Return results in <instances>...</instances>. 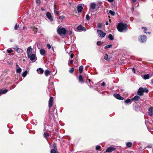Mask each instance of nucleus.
Returning <instances> with one entry per match:
<instances>
[{"label": "nucleus", "mask_w": 153, "mask_h": 153, "mask_svg": "<svg viewBox=\"0 0 153 153\" xmlns=\"http://www.w3.org/2000/svg\"><path fill=\"white\" fill-rule=\"evenodd\" d=\"M74 70V69L73 68H70V70L69 71V72L70 73H72L73 72Z\"/></svg>", "instance_id": "nucleus-41"}, {"label": "nucleus", "mask_w": 153, "mask_h": 153, "mask_svg": "<svg viewBox=\"0 0 153 153\" xmlns=\"http://www.w3.org/2000/svg\"><path fill=\"white\" fill-rule=\"evenodd\" d=\"M140 99V97L138 95H136L134 97L131 99L132 101H138Z\"/></svg>", "instance_id": "nucleus-17"}, {"label": "nucleus", "mask_w": 153, "mask_h": 153, "mask_svg": "<svg viewBox=\"0 0 153 153\" xmlns=\"http://www.w3.org/2000/svg\"><path fill=\"white\" fill-rule=\"evenodd\" d=\"M112 47V45H111L110 44L108 45H107V46H105V48L106 49V48H111Z\"/></svg>", "instance_id": "nucleus-35"}, {"label": "nucleus", "mask_w": 153, "mask_h": 153, "mask_svg": "<svg viewBox=\"0 0 153 153\" xmlns=\"http://www.w3.org/2000/svg\"><path fill=\"white\" fill-rule=\"evenodd\" d=\"M83 67L82 65H81L79 68V71L80 73H81L83 71Z\"/></svg>", "instance_id": "nucleus-24"}, {"label": "nucleus", "mask_w": 153, "mask_h": 153, "mask_svg": "<svg viewBox=\"0 0 153 153\" xmlns=\"http://www.w3.org/2000/svg\"><path fill=\"white\" fill-rule=\"evenodd\" d=\"M36 3L37 4H38L39 5L41 2L40 0H36Z\"/></svg>", "instance_id": "nucleus-47"}, {"label": "nucleus", "mask_w": 153, "mask_h": 153, "mask_svg": "<svg viewBox=\"0 0 153 153\" xmlns=\"http://www.w3.org/2000/svg\"><path fill=\"white\" fill-rule=\"evenodd\" d=\"M148 33L149 34H150L151 33L150 32H148Z\"/></svg>", "instance_id": "nucleus-62"}, {"label": "nucleus", "mask_w": 153, "mask_h": 153, "mask_svg": "<svg viewBox=\"0 0 153 153\" xmlns=\"http://www.w3.org/2000/svg\"><path fill=\"white\" fill-rule=\"evenodd\" d=\"M115 149L113 147H109L107 149L106 151L107 152H111L113 151Z\"/></svg>", "instance_id": "nucleus-16"}, {"label": "nucleus", "mask_w": 153, "mask_h": 153, "mask_svg": "<svg viewBox=\"0 0 153 153\" xmlns=\"http://www.w3.org/2000/svg\"><path fill=\"white\" fill-rule=\"evenodd\" d=\"M46 16L48 18V19L50 20V21L51 22H52L53 20V19L51 16V13L48 12H47L46 13Z\"/></svg>", "instance_id": "nucleus-10"}, {"label": "nucleus", "mask_w": 153, "mask_h": 153, "mask_svg": "<svg viewBox=\"0 0 153 153\" xmlns=\"http://www.w3.org/2000/svg\"><path fill=\"white\" fill-rule=\"evenodd\" d=\"M148 114L151 116L153 115V107H151L149 108L148 109Z\"/></svg>", "instance_id": "nucleus-13"}, {"label": "nucleus", "mask_w": 153, "mask_h": 153, "mask_svg": "<svg viewBox=\"0 0 153 153\" xmlns=\"http://www.w3.org/2000/svg\"><path fill=\"white\" fill-rule=\"evenodd\" d=\"M74 57V54L73 53L71 54L70 55V57L71 58H72Z\"/></svg>", "instance_id": "nucleus-52"}, {"label": "nucleus", "mask_w": 153, "mask_h": 153, "mask_svg": "<svg viewBox=\"0 0 153 153\" xmlns=\"http://www.w3.org/2000/svg\"><path fill=\"white\" fill-rule=\"evenodd\" d=\"M82 5H84L83 4H79L77 7V10L79 13H81L83 8Z\"/></svg>", "instance_id": "nucleus-6"}, {"label": "nucleus", "mask_w": 153, "mask_h": 153, "mask_svg": "<svg viewBox=\"0 0 153 153\" xmlns=\"http://www.w3.org/2000/svg\"><path fill=\"white\" fill-rule=\"evenodd\" d=\"M143 88H139L138 90L137 91V94L138 95L140 96H142L143 94Z\"/></svg>", "instance_id": "nucleus-7"}, {"label": "nucleus", "mask_w": 153, "mask_h": 153, "mask_svg": "<svg viewBox=\"0 0 153 153\" xmlns=\"http://www.w3.org/2000/svg\"><path fill=\"white\" fill-rule=\"evenodd\" d=\"M30 28L32 29L35 34H36L37 33L38 30L37 28H36L34 27H31Z\"/></svg>", "instance_id": "nucleus-22"}, {"label": "nucleus", "mask_w": 153, "mask_h": 153, "mask_svg": "<svg viewBox=\"0 0 153 153\" xmlns=\"http://www.w3.org/2000/svg\"><path fill=\"white\" fill-rule=\"evenodd\" d=\"M108 38L110 39V40H112L114 39V37L111 34H109L108 36Z\"/></svg>", "instance_id": "nucleus-29"}, {"label": "nucleus", "mask_w": 153, "mask_h": 153, "mask_svg": "<svg viewBox=\"0 0 153 153\" xmlns=\"http://www.w3.org/2000/svg\"><path fill=\"white\" fill-rule=\"evenodd\" d=\"M25 27H23V29H25Z\"/></svg>", "instance_id": "nucleus-64"}, {"label": "nucleus", "mask_w": 153, "mask_h": 153, "mask_svg": "<svg viewBox=\"0 0 153 153\" xmlns=\"http://www.w3.org/2000/svg\"><path fill=\"white\" fill-rule=\"evenodd\" d=\"M131 10L132 11H133L134 10V7H132L131 8Z\"/></svg>", "instance_id": "nucleus-56"}, {"label": "nucleus", "mask_w": 153, "mask_h": 153, "mask_svg": "<svg viewBox=\"0 0 153 153\" xmlns=\"http://www.w3.org/2000/svg\"><path fill=\"white\" fill-rule=\"evenodd\" d=\"M57 33L58 34L62 36L65 35L67 31L65 28L59 26L57 28Z\"/></svg>", "instance_id": "nucleus-2"}, {"label": "nucleus", "mask_w": 153, "mask_h": 153, "mask_svg": "<svg viewBox=\"0 0 153 153\" xmlns=\"http://www.w3.org/2000/svg\"><path fill=\"white\" fill-rule=\"evenodd\" d=\"M132 70L133 72L135 74V69L134 68H132Z\"/></svg>", "instance_id": "nucleus-53"}, {"label": "nucleus", "mask_w": 153, "mask_h": 153, "mask_svg": "<svg viewBox=\"0 0 153 153\" xmlns=\"http://www.w3.org/2000/svg\"><path fill=\"white\" fill-rule=\"evenodd\" d=\"M151 82L152 84H153V79L151 80Z\"/></svg>", "instance_id": "nucleus-61"}, {"label": "nucleus", "mask_w": 153, "mask_h": 153, "mask_svg": "<svg viewBox=\"0 0 153 153\" xmlns=\"http://www.w3.org/2000/svg\"><path fill=\"white\" fill-rule=\"evenodd\" d=\"M143 92L148 93L149 92L148 90L146 88H143Z\"/></svg>", "instance_id": "nucleus-38"}, {"label": "nucleus", "mask_w": 153, "mask_h": 153, "mask_svg": "<svg viewBox=\"0 0 153 153\" xmlns=\"http://www.w3.org/2000/svg\"><path fill=\"white\" fill-rule=\"evenodd\" d=\"M108 1L110 2H112L114 1V0H107Z\"/></svg>", "instance_id": "nucleus-54"}, {"label": "nucleus", "mask_w": 153, "mask_h": 153, "mask_svg": "<svg viewBox=\"0 0 153 153\" xmlns=\"http://www.w3.org/2000/svg\"><path fill=\"white\" fill-rule=\"evenodd\" d=\"M23 62H25V59H23Z\"/></svg>", "instance_id": "nucleus-63"}, {"label": "nucleus", "mask_w": 153, "mask_h": 153, "mask_svg": "<svg viewBox=\"0 0 153 153\" xmlns=\"http://www.w3.org/2000/svg\"><path fill=\"white\" fill-rule=\"evenodd\" d=\"M65 18V16H61L59 17V19H63Z\"/></svg>", "instance_id": "nucleus-44"}, {"label": "nucleus", "mask_w": 153, "mask_h": 153, "mask_svg": "<svg viewBox=\"0 0 153 153\" xmlns=\"http://www.w3.org/2000/svg\"><path fill=\"white\" fill-rule=\"evenodd\" d=\"M32 49L31 47H29L27 49V53L28 57H30V56L31 54H32Z\"/></svg>", "instance_id": "nucleus-5"}, {"label": "nucleus", "mask_w": 153, "mask_h": 153, "mask_svg": "<svg viewBox=\"0 0 153 153\" xmlns=\"http://www.w3.org/2000/svg\"><path fill=\"white\" fill-rule=\"evenodd\" d=\"M117 28L118 30L120 32H123L127 29L126 24L122 23H119L118 24Z\"/></svg>", "instance_id": "nucleus-1"}, {"label": "nucleus", "mask_w": 153, "mask_h": 153, "mask_svg": "<svg viewBox=\"0 0 153 153\" xmlns=\"http://www.w3.org/2000/svg\"><path fill=\"white\" fill-rule=\"evenodd\" d=\"M142 29H144V33H147L146 32V31H147V29L146 27H142Z\"/></svg>", "instance_id": "nucleus-42"}, {"label": "nucleus", "mask_w": 153, "mask_h": 153, "mask_svg": "<svg viewBox=\"0 0 153 153\" xmlns=\"http://www.w3.org/2000/svg\"><path fill=\"white\" fill-rule=\"evenodd\" d=\"M101 85L102 86H104L105 85V82H103L101 84Z\"/></svg>", "instance_id": "nucleus-51"}, {"label": "nucleus", "mask_w": 153, "mask_h": 153, "mask_svg": "<svg viewBox=\"0 0 153 153\" xmlns=\"http://www.w3.org/2000/svg\"><path fill=\"white\" fill-rule=\"evenodd\" d=\"M28 58H30L31 61H33L36 58V56L34 54H31V55L30 56V57Z\"/></svg>", "instance_id": "nucleus-15"}, {"label": "nucleus", "mask_w": 153, "mask_h": 153, "mask_svg": "<svg viewBox=\"0 0 153 153\" xmlns=\"http://www.w3.org/2000/svg\"><path fill=\"white\" fill-rule=\"evenodd\" d=\"M72 31H70V32H69V35H71L72 34Z\"/></svg>", "instance_id": "nucleus-60"}, {"label": "nucleus", "mask_w": 153, "mask_h": 153, "mask_svg": "<svg viewBox=\"0 0 153 153\" xmlns=\"http://www.w3.org/2000/svg\"><path fill=\"white\" fill-rule=\"evenodd\" d=\"M105 24L106 25H108V22H105Z\"/></svg>", "instance_id": "nucleus-57"}, {"label": "nucleus", "mask_w": 153, "mask_h": 153, "mask_svg": "<svg viewBox=\"0 0 153 153\" xmlns=\"http://www.w3.org/2000/svg\"><path fill=\"white\" fill-rule=\"evenodd\" d=\"M8 91V90L6 89H1V95L2 94H6Z\"/></svg>", "instance_id": "nucleus-21"}, {"label": "nucleus", "mask_w": 153, "mask_h": 153, "mask_svg": "<svg viewBox=\"0 0 153 153\" xmlns=\"http://www.w3.org/2000/svg\"><path fill=\"white\" fill-rule=\"evenodd\" d=\"M82 27L81 25H80L77 27V29L78 30H82Z\"/></svg>", "instance_id": "nucleus-31"}, {"label": "nucleus", "mask_w": 153, "mask_h": 153, "mask_svg": "<svg viewBox=\"0 0 153 153\" xmlns=\"http://www.w3.org/2000/svg\"><path fill=\"white\" fill-rule=\"evenodd\" d=\"M49 136V134L47 133H44V136L45 137L47 138Z\"/></svg>", "instance_id": "nucleus-36"}, {"label": "nucleus", "mask_w": 153, "mask_h": 153, "mask_svg": "<svg viewBox=\"0 0 153 153\" xmlns=\"http://www.w3.org/2000/svg\"><path fill=\"white\" fill-rule=\"evenodd\" d=\"M22 71V69L21 68H18L16 69V72L18 74H20Z\"/></svg>", "instance_id": "nucleus-27"}, {"label": "nucleus", "mask_w": 153, "mask_h": 153, "mask_svg": "<svg viewBox=\"0 0 153 153\" xmlns=\"http://www.w3.org/2000/svg\"><path fill=\"white\" fill-rule=\"evenodd\" d=\"M40 53L42 56H45L47 52L43 49H41L39 51Z\"/></svg>", "instance_id": "nucleus-11"}, {"label": "nucleus", "mask_w": 153, "mask_h": 153, "mask_svg": "<svg viewBox=\"0 0 153 153\" xmlns=\"http://www.w3.org/2000/svg\"><path fill=\"white\" fill-rule=\"evenodd\" d=\"M97 33L98 35V36L101 38H103L105 37L106 34L105 33H104L102 31L100 30H97Z\"/></svg>", "instance_id": "nucleus-3"}, {"label": "nucleus", "mask_w": 153, "mask_h": 153, "mask_svg": "<svg viewBox=\"0 0 153 153\" xmlns=\"http://www.w3.org/2000/svg\"><path fill=\"white\" fill-rule=\"evenodd\" d=\"M86 30V29L85 27H82V30L85 31Z\"/></svg>", "instance_id": "nucleus-50"}, {"label": "nucleus", "mask_w": 153, "mask_h": 153, "mask_svg": "<svg viewBox=\"0 0 153 153\" xmlns=\"http://www.w3.org/2000/svg\"><path fill=\"white\" fill-rule=\"evenodd\" d=\"M20 68L19 66L17 64H16V69L18 68Z\"/></svg>", "instance_id": "nucleus-49"}, {"label": "nucleus", "mask_w": 153, "mask_h": 153, "mask_svg": "<svg viewBox=\"0 0 153 153\" xmlns=\"http://www.w3.org/2000/svg\"><path fill=\"white\" fill-rule=\"evenodd\" d=\"M146 39V37L144 35L141 36L139 38V40L140 42L143 43L145 42Z\"/></svg>", "instance_id": "nucleus-4"}, {"label": "nucleus", "mask_w": 153, "mask_h": 153, "mask_svg": "<svg viewBox=\"0 0 153 153\" xmlns=\"http://www.w3.org/2000/svg\"><path fill=\"white\" fill-rule=\"evenodd\" d=\"M109 13L111 15L113 16H114L115 14V13L114 12L111 10H110L109 11Z\"/></svg>", "instance_id": "nucleus-28"}, {"label": "nucleus", "mask_w": 153, "mask_h": 153, "mask_svg": "<svg viewBox=\"0 0 153 153\" xmlns=\"http://www.w3.org/2000/svg\"><path fill=\"white\" fill-rule=\"evenodd\" d=\"M47 46L48 48L49 49H50L51 48V45L49 44H47Z\"/></svg>", "instance_id": "nucleus-46"}, {"label": "nucleus", "mask_w": 153, "mask_h": 153, "mask_svg": "<svg viewBox=\"0 0 153 153\" xmlns=\"http://www.w3.org/2000/svg\"><path fill=\"white\" fill-rule=\"evenodd\" d=\"M53 98L52 97H51L50 98L48 101V106L49 108L51 107L53 105Z\"/></svg>", "instance_id": "nucleus-8"}, {"label": "nucleus", "mask_w": 153, "mask_h": 153, "mask_svg": "<svg viewBox=\"0 0 153 153\" xmlns=\"http://www.w3.org/2000/svg\"><path fill=\"white\" fill-rule=\"evenodd\" d=\"M131 101V100L129 99H127L125 101V103H128L130 102Z\"/></svg>", "instance_id": "nucleus-40"}, {"label": "nucleus", "mask_w": 153, "mask_h": 153, "mask_svg": "<svg viewBox=\"0 0 153 153\" xmlns=\"http://www.w3.org/2000/svg\"><path fill=\"white\" fill-rule=\"evenodd\" d=\"M102 27V24L101 23H99L98 24L97 27L99 28H101Z\"/></svg>", "instance_id": "nucleus-39"}, {"label": "nucleus", "mask_w": 153, "mask_h": 153, "mask_svg": "<svg viewBox=\"0 0 153 153\" xmlns=\"http://www.w3.org/2000/svg\"><path fill=\"white\" fill-rule=\"evenodd\" d=\"M104 59L107 61H109L110 60V58H108V56L107 54H106L104 57Z\"/></svg>", "instance_id": "nucleus-23"}, {"label": "nucleus", "mask_w": 153, "mask_h": 153, "mask_svg": "<svg viewBox=\"0 0 153 153\" xmlns=\"http://www.w3.org/2000/svg\"><path fill=\"white\" fill-rule=\"evenodd\" d=\"M114 96L116 99L121 100H123V97L120 96L119 94H114L113 95Z\"/></svg>", "instance_id": "nucleus-9"}, {"label": "nucleus", "mask_w": 153, "mask_h": 153, "mask_svg": "<svg viewBox=\"0 0 153 153\" xmlns=\"http://www.w3.org/2000/svg\"><path fill=\"white\" fill-rule=\"evenodd\" d=\"M132 143H131L128 142L126 143V145L128 147H130L132 146Z\"/></svg>", "instance_id": "nucleus-26"}, {"label": "nucleus", "mask_w": 153, "mask_h": 153, "mask_svg": "<svg viewBox=\"0 0 153 153\" xmlns=\"http://www.w3.org/2000/svg\"><path fill=\"white\" fill-rule=\"evenodd\" d=\"M96 4L95 2H93L90 4V8L92 10H94L96 7Z\"/></svg>", "instance_id": "nucleus-14"}, {"label": "nucleus", "mask_w": 153, "mask_h": 153, "mask_svg": "<svg viewBox=\"0 0 153 153\" xmlns=\"http://www.w3.org/2000/svg\"><path fill=\"white\" fill-rule=\"evenodd\" d=\"M37 71L39 74H42L44 72L43 70L41 68H39L37 70Z\"/></svg>", "instance_id": "nucleus-19"}, {"label": "nucleus", "mask_w": 153, "mask_h": 153, "mask_svg": "<svg viewBox=\"0 0 153 153\" xmlns=\"http://www.w3.org/2000/svg\"><path fill=\"white\" fill-rule=\"evenodd\" d=\"M79 82L81 83H84V79L82 76L81 75H80L79 76Z\"/></svg>", "instance_id": "nucleus-18"}, {"label": "nucleus", "mask_w": 153, "mask_h": 153, "mask_svg": "<svg viewBox=\"0 0 153 153\" xmlns=\"http://www.w3.org/2000/svg\"><path fill=\"white\" fill-rule=\"evenodd\" d=\"M86 19L87 20H89L90 19V17L89 16V15H86Z\"/></svg>", "instance_id": "nucleus-45"}, {"label": "nucleus", "mask_w": 153, "mask_h": 153, "mask_svg": "<svg viewBox=\"0 0 153 153\" xmlns=\"http://www.w3.org/2000/svg\"><path fill=\"white\" fill-rule=\"evenodd\" d=\"M54 13L55 14L58 15L59 13L58 11H57V9L55 8H54Z\"/></svg>", "instance_id": "nucleus-32"}, {"label": "nucleus", "mask_w": 153, "mask_h": 153, "mask_svg": "<svg viewBox=\"0 0 153 153\" xmlns=\"http://www.w3.org/2000/svg\"><path fill=\"white\" fill-rule=\"evenodd\" d=\"M13 51V50L11 48H9L7 50V52L8 53H10Z\"/></svg>", "instance_id": "nucleus-30"}, {"label": "nucleus", "mask_w": 153, "mask_h": 153, "mask_svg": "<svg viewBox=\"0 0 153 153\" xmlns=\"http://www.w3.org/2000/svg\"><path fill=\"white\" fill-rule=\"evenodd\" d=\"M50 152L51 153H56V151L55 150L52 149L51 150Z\"/></svg>", "instance_id": "nucleus-43"}, {"label": "nucleus", "mask_w": 153, "mask_h": 153, "mask_svg": "<svg viewBox=\"0 0 153 153\" xmlns=\"http://www.w3.org/2000/svg\"><path fill=\"white\" fill-rule=\"evenodd\" d=\"M73 62V61L72 60H71L70 62V64H72Z\"/></svg>", "instance_id": "nucleus-55"}, {"label": "nucleus", "mask_w": 153, "mask_h": 153, "mask_svg": "<svg viewBox=\"0 0 153 153\" xmlns=\"http://www.w3.org/2000/svg\"><path fill=\"white\" fill-rule=\"evenodd\" d=\"M27 73V71H25V72L22 74V76L23 77H25Z\"/></svg>", "instance_id": "nucleus-33"}, {"label": "nucleus", "mask_w": 153, "mask_h": 153, "mask_svg": "<svg viewBox=\"0 0 153 153\" xmlns=\"http://www.w3.org/2000/svg\"><path fill=\"white\" fill-rule=\"evenodd\" d=\"M101 148V146L99 145H97L96 147V149L97 150H100Z\"/></svg>", "instance_id": "nucleus-34"}, {"label": "nucleus", "mask_w": 153, "mask_h": 153, "mask_svg": "<svg viewBox=\"0 0 153 153\" xmlns=\"http://www.w3.org/2000/svg\"><path fill=\"white\" fill-rule=\"evenodd\" d=\"M50 71L48 69H47L46 70H45V74L46 76H48V75L49 74H50Z\"/></svg>", "instance_id": "nucleus-25"}, {"label": "nucleus", "mask_w": 153, "mask_h": 153, "mask_svg": "<svg viewBox=\"0 0 153 153\" xmlns=\"http://www.w3.org/2000/svg\"><path fill=\"white\" fill-rule=\"evenodd\" d=\"M152 76V75L149 76V74H147L144 75L143 78L145 79H149L150 77H151Z\"/></svg>", "instance_id": "nucleus-20"}, {"label": "nucleus", "mask_w": 153, "mask_h": 153, "mask_svg": "<svg viewBox=\"0 0 153 153\" xmlns=\"http://www.w3.org/2000/svg\"><path fill=\"white\" fill-rule=\"evenodd\" d=\"M137 0H132V2L134 3Z\"/></svg>", "instance_id": "nucleus-58"}, {"label": "nucleus", "mask_w": 153, "mask_h": 153, "mask_svg": "<svg viewBox=\"0 0 153 153\" xmlns=\"http://www.w3.org/2000/svg\"><path fill=\"white\" fill-rule=\"evenodd\" d=\"M19 26H17V24H16L14 28L15 30H17L18 29V27Z\"/></svg>", "instance_id": "nucleus-48"}, {"label": "nucleus", "mask_w": 153, "mask_h": 153, "mask_svg": "<svg viewBox=\"0 0 153 153\" xmlns=\"http://www.w3.org/2000/svg\"><path fill=\"white\" fill-rule=\"evenodd\" d=\"M103 44V42L100 41H98L97 42V45L100 46Z\"/></svg>", "instance_id": "nucleus-37"}, {"label": "nucleus", "mask_w": 153, "mask_h": 153, "mask_svg": "<svg viewBox=\"0 0 153 153\" xmlns=\"http://www.w3.org/2000/svg\"><path fill=\"white\" fill-rule=\"evenodd\" d=\"M14 49L18 53H22L23 52V51L22 49L19 48L17 46H16Z\"/></svg>", "instance_id": "nucleus-12"}, {"label": "nucleus", "mask_w": 153, "mask_h": 153, "mask_svg": "<svg viewBox=\"0 0 153 153\" xmlns=\"http://www.w3.org/2000/svg\"><path fill=\"white\" fill-rule=\"evenodd\" d=\"M51 49H52V50L53 52H54V48H53V47H52V48H51Z\"/></svg>", "instance_id": "nucleus-59"}]
</instances>
